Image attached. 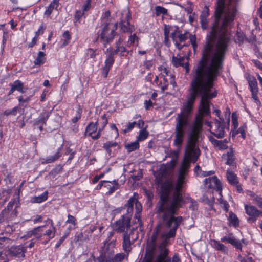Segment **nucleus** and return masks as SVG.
I'll return each mask as SVG.
<instances>
[{"label": "nucleus", "instance_id": "obj_1", "mask_svg": "<svg viewBox=\"0 0 262 262\" xmlns=\"http://www.w3.org/2000/svg\"><path fill=\"white\" fill-rule=\"evenodd\" d=\"M232 18L215 21L204 46L202 59L198 63L190 84V96L180 113L177 115L174 144L181 147L188 128L190 126L192 105L198 95L201 96L199 112L202 115L209 114V99L216 96L217 92H211L214 81L223 67L225 53L230 42L228 27Z\"/></svg>", "mask_w": 262, "mask_h": 262}, {"label": "nucleus", "instance_id": "obj_2", "mask_svg": "<svg viewBox=\"0 0 262 262\" xmlns=\"http://www.w3.org/2000/svg\"><path fill=\"white\" fill-rule=\"evenodd\" d=\"M199 157H185L181 163L178 180L174 186L170 182L162 184L160 200L156 207L157 213L162 219L164 224L170 228L167 233H163L161 239L159 234L161 226H157L153 232L151 238L147 243L146 253L152 258L155 255L154 262H180V257L175 253L172 259L168 256L169 250L167 248L168 240L174 237L176 230L180 225L182 217H175L177 210L182 207L183 198L180 191L188 173L191 162H195Z\"/></svg>", "mask_w": 262, "mask_h": 262}, {"label": "nucleus", "instance_id": "obj_3", "mask_svg": "<svg viewBox=\"0 0 262 262\" xmlns=\"http://www.w3.org/2000/svg\"><path fill=\"white\" fill-rule=\"evenodd\" d=\"M238 0H218L215 12V21H223L232 17V24L237 14L236 3Z\"/></svg>", "mask_w": 262, "mask_h": 262}, {"label": "nucleus", "instance_id": "obj_4", "mask_svg": "<svg viewBox=\"0 0 262 262\" xmlns=\"http://www.w3.org/2000/svg\"><path fill=\"white\" fill-rule=\"evenodd\" d=\"M118 28V23L114 19L107 20L105 24H102L98 31V39L100 40L104 47L110 44L116 35V30Z\"/></svg>", "mask_w": 262, "mask_h": 262}, {"label": "nucleus", "instance_id": "obj_5", "mask_svg": "<svg viewBox=\"0 0 262 262\" xmlns=\"http://www.w3.org/2000/svg\"><path fill=\"white\" fill-rule=\"evenodd\" d=\"M135 206L136 213L135 217L138 220V222L140 225H141V221L140 220V213L142 210V206L141 204L138 201L137 195L134 193V195L131 196L127 201V203L125 205L124 208L126 209V213L125 214L122 215L124 217H128L129 220L130 221L131 216H132L134 206Z\"/></svg>", "mask_w": 262, "mask_h": 262}, {"label": "nucleus", "instance_id": "obj_6", "mask_svg": "<svg viewBox=\"0 0 262 262\" xmlns=\"http://www.w3.org/2000/svg\"><path fill=\"white\" fill-rule=\"evenodd\" d=\"M46 222H48L50 224V227L49 229H47V226L43 225L37 227L38 229V236L39 237L38 238V241L42 240L44 239L42 243L43 244H46L51 239L53 238L55 236V233L56 232V229L54 226V223L52 220L48 218Z\"/></svg>", "mask_w": 262, "mask_h": 262}, {"label": "nucleus", "instance_id": "obj_7", "mask_svg": "<svg viewBox=\"0 0 262 262\" xmlns=\"http://www.w3.org/2000/svg\"><path fill=\"white\" fill-rule=\"evenodd\" d=\"M220 121L214 119L212 122H207L206 124L210 128V133L219 139L224 137L225 122L223 118H220Z\"/></svg>", "mask_w": 262, "mask_h": 262}, {"label": "nucleus", "instance_id": "obj_8", "mask_svg": "<svg viewBox=\"0 0 262 262\" xmlns=\"http://www.w3.org/2000/svg\"><path fill=\"white\" fill-rule=\"evenodd\" d=\"M130 18V12L128 9H124L122 12L119 24L120 29L124 33L131 34L135 30L134 26L131 25L129 23Z\"/></svg>", "mask_w": 262, "mask_h": 262}, {"label": "nucleus", "instance_id": "obj_9", "mask_svg": "<svg viewBox=\"0 0 262 262\" xmlns=\"http://www.w3.org/2000/svg\"><path fill=\"white\" fill-rule=\"evenodd\" d=\"M114 251L110 249L108 252H104L98 257L99 262H120L125 258L123 253H118L113 256Z\"/></svg>", "mask_w": 262, "mask_h": 262}, {"label": "nucleus", "instance_id": "obj_10", "mask_svg": "<svg viewBox=\"0 0 262 262\" xmlns=\"http://www.w3.org/2000/svg\"><path fill=\"white\" fill-rule=\"evenodd\" d=\"M130 221L128 217L121 216L113 224V227L114 231L117 233H127V231L130 227Z\"/></svg>", "mask_w": 262, "mask_h": 262}, {"label": "nucleus", "instance_id": "obj_11", "mask_svg": "<svg viewBox=\"0 0 262 262\" xmlns=\"http://www.w3.org/2000/svg\"><path fill=\"white\" fill-rule=\"evenodd\" d=\"M104 126L102 128L98 129V122L95 123L91 122L86 126L84 133V136H89L93 140L98 139L100 136L102 130Z\"/></svg>", "mask_w": 262, "mask_h": 262}, {"label": "nucleus", "instance_id": "obj_12", "mask_svg": "<svg viewBox=\"0 0 262 262\" xmlns=\"http://www.w3.org/2000/svg\"><path fill=\"white\" fill-rule=\"evenodd\" d=\"M244 207L246 214L249 215V217L247 219L248 222H255L257 218L260 215L261 211L251 204L245 205Z\"/></svg>", "mask_w": 262, "mask_h": 262}, {"label": "nucleus", "instance_id": "obj_13", "mask_svg": "<svg viewBox=\"0 0 262 262\" xmlns=\"http://www.w3.org/2000/svg\"><path fill=\"white\" fill-rule=\"evenodd\" d=\"M204 185L206 188L214 189L219 192V194L221 196V185L220 181L216 176L206 178L204 181Z\"/></svg>", "mask_w": 262, "mask_h": 262}, {"label": "nucleus", "instance_id": "obj_14", "mask_svg": "<svg viewBox=\"0 0 262 262\" xmlns=\"http://www.w3.org/2000/svg\"><path fill=\"white\" fill-rule=\"evenodd\" d=\"M172 63L174 67H182L185 69L186 73L189 72V69L188 67L189 63L188 57L183 56L178 58L177 57L173 56L172 59Z\"/></svg>", "mask_w": 262, "mask_h": 262}, {"label": "nucleus", "instance_id": "obj_15", "mask_svg": "<svg viewBox=\"0 0 262 262\" xmlns=\"http://www.w3.org/2000/svg\"><path fill=\"white\" fill-rule=\"evenodd\" d=\"M26 251V247H25L22 245L12 246L8 251L9 255L12 256H16L18 258L24 257L25 256V254Z\"/></svg>", "mask_w": 262, "mask_h": 262}, {"label": "nucleus", "instance_id": "obj_16", "mask_svg": "<svg viewBox=\"0 0 262 262\" xmlns=\"http://www.w3.org/2000/svg\"><path fill=\"white\" fill-rule=\"evenodd\" d=\"M124 37L120 36L118 40L116 42V49L113 50L112 48L107 49V52H110L114 55L118 53H120L121 56H124V53L126 52L125 48L123 46L122 43L124 41Z\"/></svg>", "mask_w": 262, "mask_h": 262}, {"label": "nucleus", "instance_id": "obj_17", "mask_svg": "<svg viewBox=\"0 0 262 262\" xmlns=\"http://www.w3.org/2000/svg\"><path fill=\"white\" fill-rule=\"evenodd\" d=\"M107 53L106 59L105 61V65L102 68V75L106 78L107 76L109 71L114 62V55L111 52H105Z\"/></svg>", "mask_w": 262, "mask_h": 262}, {"label": "nucleus", "instance_id": "obj_18", "mask_svg": "<svg viewBox=\"0 0 262 262\" xmlns=\"http://www.w3.org/2000/svg\"><path fill=\"white\" fill-rule=\"evenodd\" d=\"M208 139L212 144L219 150H225L228 147L227 145L228 140L227 139L217 140L212 136H209Z\"/></svg>", "mask_w": 262, "mask_h": 262}, {"label": "nucleus", "instance_id": "obj_19", "mask_svg": "<svg viewBox=\"0 0 262 262\" xmlns=\"http://www.w3.org/2000/svg\"><path fill=\"white\" fill-rule=\"evenodd\" d=\"M222 242H228L230 243L236 249H239L242 251V244L240 241L236 239L232 234H229L228 236H225L221 238Z\"/></svg>", "mask_w": 262, "mask_h": 262}, {"label": "nucleus", "instance_id": "obj_20", "mask_svg": "<svg viewBox=\"0 0 262 262\" xmlns=\"http://www.w3.org/2000/svg\"><path fill=\"white\" fill-rule=\"evenodd\" d=\"M51 114V111H44L42 112L39 116L34 121V125L37 126L41 124H46V122L48 120V118L50 116Z\"/></svg>", "mask_w": 262, "mask_h": 262}, {"label": "nucleus", "instance_id": "obj_21", "mask_svg": "<svg viewBox=\"0 0 262 262\" xmlns=\"http://www.w3.org/2000/svg\"><path fill=\"white\" fill-rule=\"evenodd\" d=\"M122 247L123 250L128 254L132 250V243L130 235L128 233H123Z\"/></svg>", "mask_w": 262, "mask_h": 262}, {"label": "nucleus", "instance_id": "obj_22", "mask_svg": "<svg viewBox=\"0 0 262 262\" xmlns=\"http://www.w3.org/2000/svg\"><path fill=\"white\" fill-rule=\"evenodd\" d=\"M9 85L11 87L9 94H12L15 91H17L21 93H25V91L23 90L24 84L19 80H15L13 83H10Z\"/></svg>", "mask_w": 262, "mask_h": 262}, {"label": "nucleus", "instance_id": "obj_23", "mask_svg": "<svg viewBox=\"0 0 262 262\" xmlns=\"http://www.w3.org/2000/svg\"><path fill=\"white\" fill-rule=\"evenodd\" d=\"M62 155L60 148H58L57 151L53 156H49L42 161V164H48L57 161Z\"/></svg>", "mask_w": 262, "mask_h": 262}, {"label": "nucleus", "instance_id": "obj_24", "mask_svg": "<svg viewBox=\"0 0 262 262\" xmlns=\"http://www.w3.org/2000/svg\"><path fill=\"white\" fill-rule=\"evenodd\" d=\"M211 245L216 250L224 254L228 252V248L224 245L215 239L211 241Z\"/></svg>", "mask_w": 262, "mask_h": 262}, {"label": "nucleus", "instance_id": "obj_25", "mask_svg": "<svg viewBox=\"0 0 262 262\" xmlns=\"http://www.w3.org/2000/svg\"><path fill=\"white\" fill-rule=\"evenodd\" d=\"M249 195L253 203L257 205L259 208L262 209V198L251 191L249 192Z\"/></svg>", "mask_w": 262, "mask_h": 262}, {"label": "nucleus", "instance_id": "obj_26", "mask_svg": "<svg viewBox=\"0 0 262 262\" xmlns=\"http://www.w3.org/2000/svg\"><path fill=\"white\" fill-rule=\"evenodd\" d=\"M226 177L229 183L231 185L237 184L238 183L236 175L229 170L227 171Z\"/></svg>", "mask_w": 262, "mask_h": 262}, {"label": "nucleus", "instance_id": "obj_27", "mask_svg": "<svg viewBox=\"0 0 262 262\" xmlns=\"http://www.w3.org/2000/svg\"><path fill=\"white\" fill-rule=\"evenodd\" d=\"M59 6V0H54L50 5L48 7L47 10L45 12V15L49 16L52 13L54 9H57Z\"/></svg>", "mask_w": 262, "mask_h": 262}, {"label": "nucleus", "instance_id": "obj_28", "mask_svg": "<svg viewBox=\"0 0 262 262\" xmlns=\"http://www.w3.org/2000/svg\"><path fill=\"white\" fill-rule=\"evenodd\" d=\"M228 221L230 226L237 227L239 225L238 219L237 216L232 212L229 213Z\"/></svg>", "mask_w": 262, "mask_h": 262}, {"label": "nucleus", "instance_id": "obj_29", "mask_svg": "<svg viewBox=\"0 0 262 262\" xmlns=\"http://www.w3.org/2000/svg\"><path fill=\"white\" fill-rule=\"evenodd\" d=\"M48 191H45L43 193H42L41 195L37 196H34L31 199V202L32 203H41L45 201H46L47 199L48 198Z\"/></svg>", "mask_w": 262, "mask_h": 262}, {"label": "nucleus", "instance_id": "obj_30", "mask_svg": "<svg viewBox=\"0 0 262 262\" xmlns=\"http://www.w3.org/2000/svg\"><path fill=\"white\" fill-rule=\"evenodd\" d=\"M111 182L108 181V183H107L105 187H107L106 188L109 189L108 191L107 192V194L108 195L113 193L115 191L118 189L119 185L117 182L116 180L113 181V185L112 186L111 185Z\"/></svg>", "mask_w": 262, "mask_h": 262}, {"label": "nucleus", "instance_id": "obj_31", "mask_svg": "<svg viewBox=\"0 0 262 262\" xmlns=\"http://www.w3.org/2000/svg\"><path fill=\"white\" fill-rule=\"evenodd\" d=\"M45 56V54L42 51H39L38 53L37 58L34 61V64L37 66L43 64L46 61Z\"/></svg>", "mask_w": 262, "mask_h": 262}, {"label": "nucleus", "instance_id": "obj_32", "mask_svg": "<svg viewBox=\"0 0 262 262\" xmlns=\"http://www.w3.org/2000/svg\"><path fill=\"white\" fill-rule=\"evenodd\" d=\"M162 74L163 76H166V77H169V79H170V84L172 85L173 87L176 86V82L174 81V76L171 74L168 69L164 68L163 72H162Z\"/></svg>", "mask_w": 262, "mask_h": 262}, {"label": "nucleus", "instance_id": "obj_33", "mask_svg": "<svg viewBox=\"0 0 262 262\" xmlns=\"http://www.w3.org/2000/svg\"><path fill=\"white\" fill-rule=\"evenodd\" d=\"M37 232H38V229H37V227L34 228L32 230L27 232L26 234L24 235V237L27 239L31 238L32 236H34L35 239L38 241V238L39 236H38V234H37Z\"/></svg>", "mask_w": 262, "mask_h": 262}, {"label": "nucleus", "instance_id": "obj_34", "mask_svg": "<svg viewBox=\"0 0 262 262\" xmlns=\"http://www.w3.org/2000/svg\"><path fill=\"white\" fill-rule=\"evenodd\" d=\"M139 144L138 141H136L130 143H127L125 145V148L127 150L128 152H130L134 150L139 148Z\"/></svg>", "mask_w": 262, "mask_h": 262}, {"label": "nucleus", "instance_id": "obj_35", "mask_svg": "<svg viewBox=\"0 0 262 262\" xmlns=\"http://www.w3.org/2000/svg\"><path fill=\"white\" fill-rule=\"evenodd\" d=\"M248 82L251 92H258L257 84L256 79L254 78H250Z\"/></svg>", "mask_w": 262, "mask_h": 262}, {"label": "nucleus", "instance_id": "obj_36", "mask_svg": "<svg viewBox=\"0 0 262 262\" xmlns=\"http://www.w3.org/2000/svg\"><path fill=\"white\" fill-rule=\"evenodd\" d=\"M227 162L226 164L227 165L232 164L235 159L234 153L232 148H231L230 151L227 152Z\"/></svg>", "mask_w": 262, "mask_h": 262}, {"label": "nucleus", "instance_id": "obj_37", "mask_svg": "<svg viewBox=\"0 0 262 262\" xmlns=\"http://www.w3.org/2000/svg\"><path fill=\"white\" fill-rule=\"evenodd\" d=\"M155 14L157 16H159L161 14L163 15H167V10L162 6H157L155 7Z\"/></svg>", "mask_w": 262, "mask_h": 262}, {"label": "nucleus", "instance_id": "obj_38", "mask_svg": "<svg viewBox=\"0 0 262 262\" xmlns=\"http://www.w3.org/2000/svg\"><path fill=\"white\" fill-rule=\"evenodd\" d=\"M117 145V143L115 142L108 141L104 144L103 147L106 150V151L110 154L111 152V147H115Z\"/></svg>", "mask_w": 262, "mask_h": 262}, {"label": "nucleus", "instance_id": "obj_39", "mask_svg": "<svg viewBox=\"0 0 262 262\" xmlns=\"http://www.w3.org/2000/svg\"><path fill=\"white\" fill-rule=\"evenodd\" d=\"M148 136V133L146 130V129H142L140 131L139 135L137 137V141H143L147 138Z\"/></svg>", "mask_w": 262, "mask_h": 262}, {"label": "nucleus", "instance_id": "obj_40", "mask_svg": "<svg viewBox=\"0 0 262 262\" xmlns=\"http://www.w3.org/2000/svg\"><path fill=\"white\" fill-rule=\"evenodd\" d=\"M63 37L64 38V40L62 44L61 45V47H65L69 44L71 39V35L69 32L68 31L64 32L63 34Z\"/></svg>", "mask_w": 262, "mask_h": 262}, {"label": "nucleus", "instance_id": "obj_41", "mask_svg": "<svg viewBox=\"0 0 262 262\" xmlns=\"http://www.w3.org/2000/svg\"><path fill=\"white\" fill-rule=\"evenodd\" d=\"M66 224H71L72 227H75L77 225V220L73 215L69 214L68 215V220L66 222Z\"/></svg>", "mask_w": 262, "mask_h": 262}, {"label": "nucleus", "instance_id": "obj_42", "mask_svg": "<svg viewBox=\"0 0 262 262\" xmlns=\"http://www.w3.org/2000/svg\"><path fill=\"white\" fill-rule=\"evenodd\" d=\"M19 110L18 107H14L12 109H8L6 110L4 112V115L6 116H8L10 115H12L13 116L16 115L17 111Z\"/></svg>", "mask_w": 262, "mask_h": 262}, {"label": "nucleus", "instance_id": "obj_43", "mask_svg": "<svg viewBox=\"0 0 262 262\" xmlns=\"http://www.w3.org/2000/svg\"><path fill=\"white\" fill-rule=\"evenodd\" d=\"M218 201L220 202V204L221 207L226 211L227 212L229 209V205L228 202L224 200L221 197L218 199Z\"/></svg>", "mask_w": 262, "mask_h": 262}, {"label": "nucleus", "instance_id": "obj_44", "mask_svg": "<svg viewBox=\"0 0 262 262\" xmlns=\"http://www.w3.org/2000/svg\"><path fill=\"white\" fill-rule=\"evenodd\" d=\"M84 12H83V11L79 10V11H76V12L75 14V17H74V20H75V23L76 22L80 23V20L81 18L82 17V16L84 15Z\"/></svg>", "mask_w": 262, "mask_h": 262}, {"label": "nucleus", "instance_id": "obj_45", "mask_svg": "<svg viewBox=\"0 0 262 262\" xmlns=\"http://www.w3.org/2000/svg\"><path fill=\"white\" fill-rule=\"evenodd\" d=\"M110 11H106L105 12L104 14L103 15L102 17V24H105V23L111 19H113L112 17H110Z\"/></svg>", "mask_w": 262, "mask_h": 262}, {"label": "nucleus", "instance_id": "obj_46", "mask_svg": "<svg viewBox=\"0 0 262 262\" xmlns=\"http://www.w3.org/2000/svg\"><path fill=\"white\" fill-rule=\"evenodd\" d=\"M138 39V38L135 34L131 35L129 37L128 41L127 42V45L131 46L133 45L135 43V41L137 40Z\"/></svg>", "mask_w": 262, "mask_h": 262}, {"label": "nucleus", "instance_id": "obj_47", "mask_svg": "<svg viewBox=\"0 0 262 262\" xmlns=\"http://www.w3.org/2000/svg\"><path fill=\"white\" fill-rule=\"evenodd\" d=\"M136 124V122H133L128 123L127 125L126 128L123 130V133L125 134V133L130 131L132 129H133L134 128V127H135Z\"/></svg>", "mask_w": 262, "mask_h": 262}, {"label": "nucleus", "instance_id": "obj_48", "mask_svg": "<svg viewBox=\"0 0 262 262\" xmlns=\"http://www.w3.org/2000/svg\"><path fill=\"white\" fill-rule=\"evenodd\" d=\"M96 50H94L92 49H89L87 50V55L91 58H95L97 53Z\"/></svg>", "mask_w": 262, "mask_h": 262}, {"label": "nucleus", "instance_id": "obj_49", "mask_svg": "<svg viewBox=\"0 0 262 262\" xmlns=\"http://www.w3.org/2000/svg\"><path fill=\"white\" fill-rule=\"evenodd\" d=\"M179 33V31H178L177 29H176L173 32L171 33V37L174 42L178 41Z\"/></svg>", "mask_w": 262, "mask_h": 262}, {"label": "nucleus", "instance_id": "obj_50", "mask_svg": "<svg viewBox=\"0 0 262 262\" xmlns=\"http://www.w3.org/2000/svg\"><path fill=\"white\" fill-rule=\"evenodd\" d=\"M116 241V239H113L112 241H111L107 245V247L106 249V251L104 250V252H108L109 251V250L112 249L114 250V248L115 246Z\"/></svg>", "mask_w": 262, "mask_h": 262}, {"label": "nucleus", "instance_id": "obj_51", "mask_svg": "<svg viewBox=\"0 0 262 262\" xmlns=\"http://www.w3.org/2000/svg\"><path fill=\"white\" fill-rule=\"evenodd\" d=\"M45 29L46 27L43 24H42L39 27L38 30L35 32V36L38 37L39 35L43 34Z\"/></svg>", "mask_w": 262, "mask_h": 262}, {"label": "nucleus", "instance_id": "obj_52", "mask_svg": "<svg viewBox=\"0 0 262 262\" xmlns=\"http://www.w3.org/2000/svg\"><path fill=\"white\" fill-rule=\"evenodd\" d=\"M9 259L6 253L0 252V262H8Z\"/></svg>", "mask_w": 262, "mask_h": 262}, {"label": "nucleus", "instance_id": "obj_53", "mask_svg": "<svg viewBox=\"0 0 262 262\" xmlns=\"http://www.w3.org/2000/svg\"><path fill=\"white\" fill-rule=\"evenodd\" d=\"M91 0H86L85 3L82 7V11L83 12L87 11L91 7Z\"/></svg>", "mask_w": 262, "mask_h": 262}, {"label": "nucleus", "instance_id": "obj_54", "mask_svg": "<svg viewBox=\"0 0 262 262\" xmlns=\"http://www.w3.org/2000/svg\"><path fill=\"white\" fill-rule=\"evenodd\" d=\"M214 173L212 171H204L200 170V172H198V176L201 177H206L209 175H211Z\"/></svg>", "mask_w": 262, "mask_h": 262}, {"label": "nucleus", "instance_id": "obj_55", "mask_svg": "<svg viewBox=\"0 0 262 262\" xmlns=\"http://www.w3.org/2000/svg\"><path fill=\"white\" fill-rule=\"evenodd\" d=\"M187 38H188V36L186 34H185V33L181 34L180 32L179 35L178 41L180 42H184V41H185L187 39Z\"/></svg>", "mask_w": 262, "mask_h": 262}, {"label": "nucleus", "instance_id": "obj_56", "mask_svg": "<svg viewBox=\"0 0 262 262\" xmlns=\"http://www.w3.org/2000/svg\"><path fill=\"white\" fill-rule=\"evenodd\" d=\"M201 27L203 30H206L208 27V22L207 19H200Z\"/></svg>", "mask_w": 262, "mask_h": 262}, {"label": "nucleus", "instance_id": "obj_57", "mask_svg": "<svg viewBox=\"0 0 262 262\" xmlns=\"http://www.w3.org/2000/svg\"><path fill=\"white\" fill-rule=\"evenodd\" d=\"M209 15V12L207 9L204 10L201 13L200 19H207Z\"/></svg>", "mask_w": 262, "mask_h": 262}, {"label": "nucleus", "instance_id": "obj_58", "mask_svg": "<svg viewBox=\"0 0 262 262\" xmlns=\"http://www.w3.org/2000/svg\"><path fill=\"white\" fill-rule=\"evenodd\" d=\"M75 228V227H72V226H69L67 228V229H66V230L64 232V233H63V236H65V237H66V238H67V237L69 236V234H70V233L72 229H74Z\"/></svg>", "mask_w": 262, "mask_h": 262}, {"label": "nucleus", "instance_id": "obj_59", "mask_svg": "<svg viewBox=\"0 0 262 262\" xmlns=\"http://www.w3.org/2000/svg\"><path fill=\"white\" fill-rule=\"evenodd\" d=\"M18 100L20 103H27L30 100V98L29 97L24 98L23 96H20L18 98Z\"/></svg>", "mask_w": 262, "mask_h": 262}, {"label": "nucleus", "instance_id": "obj_60", "mask_svg": "<svg viewBox=\"0 0 262 262\" xmlns=\"http://www.w3.org/2000/svg\"><path fill=\"white\" fill-rule=\"evenodd\" d=\"M170 27L166 26L164 30V35L165 41L168 39V35L170 32Z\"/></svg>", "mask_w": 262, "mask_h": 262}, {"label": "nucleus", "instance_id": "obj_61", "mask_svg": "<svg viewBox=\"0 0 262 262\" xmlns=\"http://www.w3.org/2000/svg\"><path fill=\"white\" fill-rule=\"evenodd\" d=\"M190 42L193 47L194 49L196 47V37L195 36L191 35L190 36Z\"/></svg>", "mask_w": 262, "mask_h": 262}, {"label": "nucleus", "instance_id": "obj_62", "mask_svg": "<svg viewBox=\"0 0 262 262\" xmlns=\"http://www.w3.org/2000/svg\"><path fill=\"white\" fill-rule=\"evenodd\" d=\"M144 66L147 69H150L153 66V62L151 61H146L144 62Z\"/></svg>", "mask_w": 262, "mask_h": 262}, {"label": "nucleus", "instance_id": "obj_63", "mask_svg": "<svg viewBox=\"0 0 262 262\" xmlns=\"http://www.w3.org/2000/svg\"><path fill=\"white\" fill-rule=\"evenodd\" d=\"M66 238L65 237V236H62V237H61L59 239V241L56 243V244L55 245V248H59L60 247V246L61 245V244L65 240Z\"/></svg>", "mask_w": 262, "mask_h": 262}, {"label": "nucleus", "instance_id": "obj_64", "mask_svg": "<svg viewBox=\"0 0 262 262\" xmlns=\"http://www.w3.org/2000/svg\"><path fill=\"white\" fill-rule=\"evenodd\" d=\"M145 107L146 110H148L152 105V102L149 100H146L144 102Z\"/></svg>", "mask_w": 262, "mask_h": 262}]
</instances>
